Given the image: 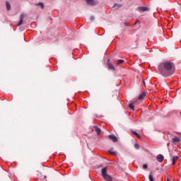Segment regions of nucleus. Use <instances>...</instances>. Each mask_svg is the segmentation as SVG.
Instances as JSON below:
<instances>
[{
	"label": "nucleus",
	"mask_w": 181,
	"mask_h": 181,
	"mask_svg": "<svg viewBox=\"0 0 181 181\" xmlns=\"http://www.w3.org/2000/svg\"><path fill=\"white\" fill-rule=\"evenodd\" d=\"M158 70L163 77H170L175 73V64L172 61H164L159 64Z\"/></svg>",
	"instance_id": "obj_1"
},
{
	"label": "nucleus",
	"mask_w": 181,
	"mask_h": 181,
	"mask_svg": "<svg viewBox=\"0 0 181 181\" xmlns=\"http://www.w3.org/2000/svg\"><path fill=\"white\" fill-rule=\"evenodd\" d=\"M107 168L105 167L102 169L101 173L103 178L107 181H112V177L107 173Z\"/></svg>",
	"instance_id": "obj_2"
},
{
	"label": "nucleus",
	"mask_w": 181,
	"mask_h": 181,
	"mask_svg": "<svg viewBox=\"0 0 181 181\" xmlns=\"http://www.w3.org/2000/svg\"><path fill=\"white\" fill-rule=\"evenodd\" d=\"M137 11H140L141 12H146V11H149V8L145 6H139L137 7Z\"/></svg>",
	"instance_id": "obj_3"
},
{
	"label": "nucleus",
	"mask_w": 181,
	"mask_h": 181,
	"mask_svg": "<svg viewBox=\"0 0 181 181\" xmlns=\"http://www.w3.org/2000/svg\"><path fill=\"white\" fill-rule=\"evenodd\" d=\"M156 159H157L158 162L162 163V162H163V159H165V157H163V155H162V154H158L156 156Z\"/></svg>",
	"instance_id": "obj_4"
},
{
	"label": "nucleus",
	"mask_w": 181,
	"mask_h": 181,
	"mask_svg": "<svg viewBox=\"0 0 181 181\" xmlns=\"http://www.w3.org/2000/svg\"><path fill=\"white\" fill-rule=\"evenodd\" d=\"M86 1L88 5H90V6L97 5V1L94 0H86Z\"/></svg>",
	"instance_id": "obj_5"
},
{
	"label": "nucleus",
	"mask_w": 181,
	"mask_h": 181,
	"mask_svg": "<svg viewBox=\"0 0 181 181\" xmlns=\"http://www.w3.org/2000/svg\"><path fill=\"white\" fill-rule=\"evenodd\" d=\"M107 66L109 69H110V70H112L113 71H115V67H114V65H112V64L110 62V59H107Z\"/></svg>",
	"instance_id": "obj_6"
},
{
	"label": "nucleus",
	"mask_w": 181,
	"mask_h": 181,
	"mask_svg": "<svg viewBox=\"0 0 181 181\" xmlns=\"http://www.w3.org/2000/svg\"><path fill=\"white\" fill-rule=\"evenodd\" d=\"M109 139H111L112 142H118V139L114 135H109Z\"/></svg>",
	"instance_id": "obj_7"
},
{
	"label": "nucleus",
	"mask_w": 181,
	"mask_h": 181,
	"mask_svg": "<svg viewBox=\"0 0 181 181\" xmlns=\"http://www.w3.org/2000/svg\"><path fill=\"white\" fill-rule=\"evenodd\" d=\"M23 18H25V14H21V18H20V21L17 24V26H21V25H22V23H23Z\"/></svg>",
	"instance_id": "obj_8"
},
{
	"label": "nucleus",
	"mask_w": 181,
	"mask_h": 181,
	"mask_svg": "<svg viewBox=\"0 0 181 181\" xmlns=\"http://www.w3.org/2000/svg\"><path fill=\"white\" fill-rule=\"evenodd\" d=\"M109 153H110L111 155H113L114 156H117V155H118V153L114 151L113 148L109 150Z\"/></svg>",
	"instance_id": "obj_9"
},
{
	"label": "nucleus",
	"mask_w": 181,
	"mask_h": 181,
	"mask_svg": "<svg viewBox=\"0 0 181 181\" xmlns=\"http://www.w3.org/2000/svg\"><path fill=\"white\" fill-rule=\"evenodd\" d=\"M93 128L95 129V131L97 132L98 135L101 134V129L98 128V127L94 126Z\"/></svg>",
	"instance_id": "obj_10"
},
{
	"label": "nucleus",
	"mask_w": 181,
	"mask_h": 181,
	"mask_svg": "<svg viewBox=\"0 0 181 181\" xmlns=\"http://www.w3.org/2000/svg\"><path fill=\"white\" fill-rule=\"evenodd\" d=\"M145 95H146V94L145 93V92H143L139 97V100H144V98H145Z\"/></svg>",
	"instance_id": "obj_11"
},
{
	"label": "nucleus",
	"mask_w": 181,
	"mask_h": 181,
	"mask_svg": "<svg viewBox=\"0 0 181 181\" xmlns=\"http://www.w3.org/2000/svg\"><path fill=\"white\" fill-rule=\"evenodd\" d=\"M180 139L179 137H174L173 138V142H174L175 144L180 142Z\"/></svg>",
	"instance_id": "obj_12"
},
{
	"label": "nucleus",
	"mask_w": 181,
	"mask_h": 181,
	"mask_svg": "<svg viewBox=\"0 0 181 181\" xmlns=\"http://www.w3.org/2000/svg\"><path fill=\"white\" fill-rule=\"evenodd\" d=\"M6 6L7 11H11V4H9L8 1L6 2Z\"/></svg>",
	"instance_id": "obj_13"
},
{
	"label": "nucleus",
	"mask_w": 181,
	"mask_h": 181,
	"mask_svg": "<svg viewBox=\"0 0 181 181\" xmlns=\"http://www.w3.org/2000/svg\"><path fill=\"white\" fill-rule=\"evenodd\" d=\"M177 159H178L177 156H174L173 158V163H172V165H175V163H176V160H177Z\"/></svg>",
	"instance_id": "obj_14"
},
{
	"label": "nucleus",
	"mask_w": 181,
	"mask_h": 181,
	"mask_svg": "<svg viewBox=\"0 0 181 181\" xmlns=\"http://www.w3.org/2000/svg\"><path fill=\"white\" fill-rule=\"evenodd\" d=\"M129 107L131 108V110H132L134 111V110H135V106L134 105V103H132L129 105Z\"/></svg>",
	"instance_id": "obj_15"
},
{
	"label": "nucleus",
	"mask_w": 181,
	"mask_h": 181,
	"mask_svg": "<svg viewBox=\"0 0 181 181\" xmlns=\"http://www.w3.org/2000/svg\"><path fill=\"white\" fill-rule=\"evenodd\" d=\"M132 134L135 135V136H136L137 138H141V136H139V134L136 133V132L132 131Z\"/></svg>",
	"instance_id": "obj_16"
},
{
	"label": "nucleus",
	"mask_w": 181,
	"mask_h": 181,
	"mask_svg": "<svg viewBox=\"0 0 181 181\" xmlns=\"http://www.w3.org/2000/svg\"><path fill=\"white\" fill-rule=\"evenodd\" d=\"M112 8H113L118 9V8H121V5H120V4H115L112 6Z\"/></svg>",
	"instance_id": "obj_17"
},
{
	"label": "nucleus",
	"mask_w": 181,
	"mask_h": 181,
	"mask_svg": "<svg viewBox=\"0 0 181 181\" xmlns=\"http://www.w3.org/2000/svg\"><path fill=\"white\" fill-rule=\"evenodd\" d=\"M37 6H40V8H42V9H43L45 8V4H43V3H38L37 4Z\"/></svg>",
	"instance_id": "obj_18"
},
{
	"label": "nucleus",
	"mask_w": 181,
	"mask_h": 181,
	"mask_svg": "<svg viewBox=\"0 0 181 181\" xmlns=\"http://www.w3.org/2000/svg\"><path fill=\"white\" fill-rule=\"evenodd\" d=\"M124 60L122 59H119L118 60V62L117 63V66H119V64H122V63H124Z\"/></svg>",
	"instance_id": "obj_19"
},
{
	"label": "nucleus",
	"mask_w": 181,
	"mask_h": 181,
	"mask_svg": "<svg viewBox=\"0 0 181 181\" xmlns=\"http://www.w3.org/2000/svg\"><path fill=\"white\" fill-rule=\"evenodd\" d=\"M148 179L150 181H155V180H153V177L152 176V175H149Z\"/></svg>",
	"instance_id": "obj_20"
},
{
	"label": "nucleus",
	"mask_w": 181,
	"mask_h": 181,
	"mask_svg": "<svg viewBox=\"0 0 181 181\" xmlns=\"http://www.w3.org/2000/svg\"><path fill=\"white\" fill-rule=\"evenodd\" d=\"M134 148H135V149H138L139 148V144H134Z\"/></svg>",
	"instance_id": "obj_21"
},
{
	"label": "nucleus",
	"mask_w": 181,
	"mask_h": 181,
	"mask_svg": "<svg viewBox=\"0 0 181 181\" xmlns=\"http://www.w3.org/2000/svg\"><path fill=\"white\" fill-rule=\"evenodd\" d=\"M143 168H144V169H148V165L144 164V165H143Z\"/></svg>",
	"instance_id": "obj_22"
},
{
	"label": "nucleus",
	"mask_w": 181,
	"mask_h": 181,
	"mask_svg": "<svg viewBox=\"0 0 181 181\" xmlns=\"http://www.w3.org/2000/svg\"><path fill=\"white\" fill-rule=\"evenodd\" d=\"M94 20V16H91L90 17V21H93Z\"/></svg>",
	"instance_id": "obj_23"
},
{
	"label": "nucleus",
	"mask_w": 181,
	"mask_h": 181,
	"mask_svg": "<svg viewBox=\"0 0 181 181\" xmlns=\"http://www.w3.org/2000/svg\"><path fill=\"white\" fill-rule=\"evenodd\" d=\"M137 23L136 22V23H134V25H136Z\"/></svg>",
	"instance_id": "obj_24"
}]
</instances>
